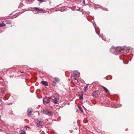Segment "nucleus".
Returning a JSON list of instances; mask_svg holds the SVG:
<instances>
[{"label": "nucleus", "mask_w": 134, "mask_h": 134, "mask_svg": "<svg viewBox=\"0 0 134 134\" xmlns=\"http://www.w3.org/2000/svg\"><path fill=\"white\" fill-rule=\"evenodd\" d=\"M130 48L129 47H124V48L120 47H112L110 48V52L115 55H119L125 52H128Z\"/></svg>", "instance_id": "f257e3e1"}, {"label": "nucleus", "mask_w": 134, "mask_h": 134, "mask_svg": "<svg viewBox=\"0 0 134 134\" xmlns=\"http://www.w3.org/2000/svg\"><path fill=\"white\" fill-rule=\"evenodd\" d=\"M37 126L38 127L42 126L44 124L43 120L42 119H37L36 121Z\"/></svg>", "instance_id": "f03ea898"}, {"label": "nucleus", "mask_w": 134, "mask_h": 134, "mask_svg": "<svg viewBox=\"0 0 134 134\" xmlns=\"http://www.w3.org/2000/svg\"><path fill=\"white\" fill-rule=\"evenodd\" d=\"M43 113L46 115L49 116H52V113L51 111H49L46 109H44L43 110Z\"/></svg>", "instance_id": "7ed1b4c3"}, {"label": "nucleus", "mask_w": 134, "mask_h": 134, "mask_svg": "<svg viewBox=\"0 0 134 134\" xmlns=\"http://www.w3.org/2000/svg\"><path fill=\"white\" fill-rule=\"evenodd\" d=\"M99 94V93L98 91H96L92 93V96L94 97H96Z\"/></svg>", "instance_id": "20e7f679"}, {"label": "nucleus", "mask_w": 134, "mask_h": 134, "mask_svg": "<svg viewBox=\"0 0 134 134\" xmlns=\"http://www.w3.org/2000/svg\"><path fill=\"white\" fill-rule=\"evenodd\" d=\"M32 112V109L31 108H28L27 110V115L29 116H30Z\"/></svg>", "instance_id": "39448f33"}, {"label": "nucleus", "mask_w": 134, "mask_h": 134, "mask_svg": "<svg viewBox=\"0 0 134 134\" xmlns=\"http://www.w3.org/2000/svg\"><path fill=\"white\" fill-rule=\"evenodd\" d=\"M33 9L37 12H39L40 11L43 12V9H42L40 8H38L34 7L33 8Z\"/></svg>", "instance_id": "423d86ee"}, {"label": "nucleus", "mask_w": 134, "mask_h": 134, "mask_svg": "<svg viewBox=\"0 0 134 134\" xmlns=\"http://www.w3.org/2000/svg\"><path fill=\"white\" fill-rule=\"evenodd\" d=\"M74 73L76 76L79 77L80 76V73L77 70H75L74 71Z\"/></svg>", "instance_id": "0eeeda50"}, {"label": "nucleus", "mask_w": 134, "mask_h": 134, "mask_svg": "<svg viewBox=\"0 0 134 134\" xmlns=\"http://www.w3.org/2000/svg\"><path fill=\"white\" fill-rule=\"evenodd\" d=\"M101 86L103 88L106 92L108 93V94L109 93V91L105 87L103 86Z\"/></svg>", "instance_id": "6e6552de"}, {"label": "nucleus", "mask_w": 134, "mask_h": 134, "mask_svg": "<svg viewBox=\"0 0 134 134\" xmlns=\"http://www.w3.org/2000/svg\"><path fill=\"white\" fill-rule=\"evenodd\" d=\"M41 83L45 86H47L48 85V82L46 81H42L41 82Z\"/></svg>", "instance_id": "1a4fd4ad"}, {"label": "nucleus", "mask_w": 134, "mask_h": 134, "mask_svg": "<svg viewBox=\"0 0 134 134\" xmlns=\"http://www.w3.org/2000/svg\"><path fill=\"white\" fill-rule=\"evenodd\" d=\"M72 81L73 82L75 83H77L78 82L77 80L75 77H74L72 79Z\"/></svg>", "instance_id": "9d476101"}, {"label": "nucleus", "mask_w": 134, "mask_h": 134, "mask_svg": "<svg viewBox=\"0 0 134 134\" xmlns=\"http://www.w3.org/2000/svg\"><path fill=\"white\" fill-rule=\"evenodd\" d=\"M93 26H94V28H95V31H96V33L99 35V37H100V35H99V34L97 32V31H96V25L95 24V23H93Z\"/></svg>", "instance_id": "9b49d317"}, {"label": "nucleus", "mask_w": 134, "mask_h": 134, "mask_svg": "<svg viewBox=\"0 0 134 134\" xmlns=\"http://www.w3.org/2000/svg\"><path fill=\"white\" fill-rule=\"evenodd\" d=\"M20 134H26V132L23 130H20Z\"/></svg>", "instance_id": "f8f14e48"}, {"label": "nucleus", "mask_w": 134, "mask_h": 134, "mask_svg": "<svg viewBox=\"0 0 134 134\" xmlns=\"http://www.w3.org/2000/svg\"><path fill=\"white\" fill-rule=\"evenodd\" d=\"M5 25L4 22H3L2 23H0V27L4 26Z\"/></svg>", "instance_id": "ddd939ff"}, {"label": "nucleus", "mask_w": 134, "mask_h": 134, "mask_svg": "<svg viewBox=\"0 0 134 134\" xmlns=\"http://www.w3.org/2000/svg\"><path fill=\"white\" fill-rule=\"evenodd\" d=\"M50 102V101H43V103L44 105H46Z\"/></svg>", "instance_id": "4468645a"}, {"label": "nucleus", "mask_w": 134, "mask_h": 134, "mask_svg": "<svg viewBox=\"0 0 134 134\" xmlns=\"http://www.w3.org/2000/svg\"><path fill=\"white\" fill-rule=\"evenodd\" d=\"M54 79H55V80L56 81V82H58L60 81L59 79L57 77H55Z\"/></svg>", "instance_id": "2eb2a0df"}, {"label": "nucleus", "mask_w": 134, "mask_h": 134, "mask_svg": "<svg viewBox=\"0 0 134 134\" xmlns=\"http://www.w3.org/2000/svg\"><path fill=\"white\" fill-rule=\"evenodd\" d=\"M5 22L7 24H10L11 23V21L9 20H5Z\"/></svg>", "instance_id": "dca6fc26"}, {"label": "nucleus", "mask_w": 134, "mask_h": 134, "mask_svg": "<svg viewBox=\"0 0 134 134\" xmlns=\"http://www.w3.org/2000/svg\"><path fill=\"white\" fill-rule=\"evenodd\" d=\"M78 107L79 108V109L80 110V111L82 112H83V109H82V108H81V107L79 106H78Z\"/></svg>", "instance_id": "f3484780"}, {"label": "nucleus", "mask_w": 134, "mask_h": 134, "mask_svg": "<svg viewBox=\"0 0 134 134\" xmlns=\"http://www.w3.org/2000/svg\"><path fill=\"white\" fill-rule=\"evenodd\" d=\"M57 82H56V81L55 80H53L52 81V84L53 85H54L56 84V83Z\"/></svg>", "instance_id": "a211bd4d"}, {"label": "nucleus", "mask_w": 134, "mask_h": 134, "mask_svg": "<svg viewBox=\"0 0 134 134\" xmlns=\"http://www.w3.org/2000/svg\"><path fill=\"white\" fill-rule=\"evenodd\" d=\"M52 98L53 99V100H55V101L57 100V98H55L54 96H53L52 97Z\"/></svg>", "instance_id": "6ab92c4d"}, {"label": "nucleus", "mask_w": 134, "mask_h": 134, "mask_svg": "<svg viewBox=\"0 0 134 134\" xmlns=\"http://www.w3.org/2000/svg\"><path fill=\"white\" fill-rule=\"evenodd\" d=\"M79 98L81 100L83 99V95H81L79 96Z\"/></svg>", "instance_id": "aec40b11"}, {"label": "nucleus", "mask_w": 134, "mask_h": 134, "mask_svg": "<svg viewBox=\"0 0 134 134\" xmlns=\"http://www.w3.org/2000/svg\"><path fill=\"white\" fill-rule=\"evenodd\" d=\"M53 103L55 104H57L58 103V101H52Z\"/></svg>", "instance_id": "412c9836"}, {"label": "nucleus", "mask_w": 134, "mask_h": 134, "mask_svg": "<svg viewBox=\"0 0 134 134\" xmlns=\"http://www.w3.org/2000/svg\"><path fill=\"white\" fill-rule=\"evenodd\" d=\"M37 1L41 3H42V2H43V0H37Z\"/></svg>", "instance_id": "4be33fe9"}, {"label": "nucleus", "mask_w": 134, "mask_h": 134, "mask_svg": "<svg viewBox=\"0 0 134 134\" xmlns=\"http://www.w3.org/2000/svg\"><path fill=\"white\" fill-rule=\"evenodd\" d=\"M88 86V85H87L86 86L84 87V88L85 90H86Z\"/></svg>", "instance_id": "5701e85b"}, {"label": "nucleus", "mask_w": 134, "mask_h": 134, "mask_svg": "<svg viewBox=\"0 0 134 134\" xmlns=\"http://www.w3.org/2000/svg\"><path fill=\"white\" fill-rule=\"evenodd\" d=\"M27 128H28V127H27V126H24V128L25 129H27Z\"/></svg>", "instance_id": "b1692460"}, {"label": "nucleus", "mask_w": 134, "mask_h": 134, "mask_svg": "<svg viewBox=\"0 0 134 134\" xmlns=\"http://www.w3.org/2000/svg\"><path fill=\"white\" fill-rule=\"evenodd\" d=\"M0 131L2 132H4V130H1V129H0Z\"/></svg>", "instance_id": "393cba45"}, {"label": "nucleus", "mask_w": 134, "mask_h": 134, "mask_svg": "<svg viewBox=\"0 0 134 134\" xmlns=\"http://www.w3.org/2000/svg\"><path fill=\"white\" fill-rule=\"evenodd\" d=\"M8 104V105H11V104H12V103H9V104Z\"/></svg>", "instance_id": "a878e982"}, {"label": "nucleus", "mask_w": 134, "mask_h": 134, "mask_svg": "<svg viewBox=\"0 0 134 134\" xmlns=\"http://www.w3.org/2000/svg\"><path fill=\"white\" fill-rule=\"evenodd\" d=\"M105 10L107 11V9L106 8H105V9H104Z\"/></svg>", "instance_id": "bb28decb"}, {"label": "nucleus", "mask_w": 134, "mask_h": 134, "mask_svg": "<svg viewBox=\"0 0 134 134\" xmlns=\"http://www.w3.org/2000/svg\"><path fill=\"white\" fill-rule=\"evenodd\" d=\"M85 0H84L83 1V3H85Z\"/></svg>", "instance_id": "cd10ccee"}, {"label": "nucleus", "mask_w": 134, "mask_h": 134, "mask_svg": "<svg viewBox=\"0 0 134 134\" xmlns=\"http://www.w3.org/2000/svg\"><path fill=\"white\" fill-rule=\"evenodd\" d=\"M45 99V98H44V99H43V101H44V100Z\"/></svg>", "instance_id": "c85d7f7f"}, {"label": "nucleus", "mask_w": 134, "mask_h": 134, "mask_svg": "<svg viewBox=\"0 0 134 134\" xmlns=\"http://www.w3.org/2000/svg\"><path fill=\"white\" fill-rule=\"evenodd\" d=\"M90 13L89 12H88L87 13V14H88Z\"/></svg>", "instance_id": "c756f323"}, {"label": "nucleus", "mask_w": 134, "mask_h": 134, "mask_svg": "<svg viewBox=\"0 0 134 134\" xmlns=\"http://www.w3.org/2000/svg\"><path fill=\"white\" fill-rule=\"evenodd\" d=\"M1 119V116L0 115V120Z\"/></svg>", "instance_id": "7c9ffc66"}, {"label": "nucleus", "mask_w": 134, "mask_h": 134, "mask_svg": "<svg viewBox=\"0 0 134 134\" xmlns=\"http://www.w3.org/2000/svg\"><path fill=\"white\" fill-rule=\"evenodd\" d=\"M123 63L125 64V63H124V62H123ZM127 63H125V64H127Z\"/></svg>", "instance_id": "2f4dec72"}, {"label": "nucleus", "mask_w": 134, "mask_h": 134, "mask_svg": "<svg viewBox=\"0 0 134 134\" xmlns=\"http://www.w3.org/2000/svg\"><path fill=\"white\" fill-rule=\"evenodd\" d=\"M47 100L48 101L49 100H48V99H47Z\"/></svg>", "instance_id": "473e14b6"}, {"label": "nucleus", "mask_w": 134, "mask_h": 134, "mask_svg": "<svg viewBox=\"0 0 134 134\" xmlns=\"http://www.w3.org/2000/svg\"><path fill=\"white\" fill-rule=\"evenodd\" d=\"M102 39L103 40V38H102Z\"/></svg>", "instance_id": "72a5a7b5"}, {"label": "nucleus", "mask_w": 134, "mask_h": 134, "mask_svg": "<svg viewBox=\"0 0 134 134\" xmlns=\"http://www.w3.org/2000/svg\"><path fill=\"white\" fill-rule=\"evenodd\" d=\"M120 59H121V58H120Z\"/></svg>", "instance_id": "f704fd0d"}, {"label": "nucleus", "mask_w": 134, "mask_h": 134, "mask_svg": "<svg viewBox=\"0 0 134 134\" xmlns=\"http://www.w3.org/2000/svg\"><path fill=\"white\" fill-rule=\"evenodd\" d=\"M93 104H95V103H93Z\"/></svg>", "instance_id": "c9c22d12"}]
</instances>
